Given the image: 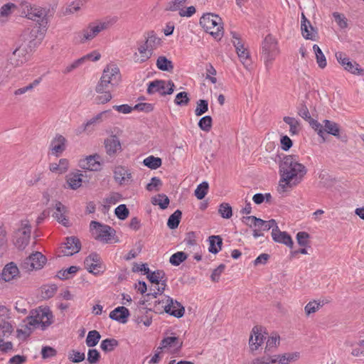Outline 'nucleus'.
Segmentation results:
<instances>
[{"instance_id":"53","label":"nucleus","mask_w":364,"mask_h":364,"mask_svg":"<svg viewBox=\"0 0 364 364\" xmlns=\"http://www.w3.org/2000/svg\"><path fill=\"white\" fill-rule=\"evenodd\" d=\"M208 110V102L205 100H199L197 102V107L195 109L196 116H201Z\"/></svg>"},{"instance_id":"16","label":"nucleus","mask_w":364,"mask_h":364,"mask_svg":"<svg viewBox=\"0 0 364 364\" xmlns=\"http://www.w3.org/2000/svg\"><path fill=\"white\" fill-rule=\"evenodd\" d=\"M164 312L176 318L182 317L185 312L184 307L170 296H166V305L164 306Z\"/></svg>"},{"instance_id":"6","label":"nucleus","mask_w":364,"mask_h":364,"mask_svg":"<svg viewBox=\"0 0 364 364\" xmlns=\"http://www.w3.org/2000/svg\"><path fill=\"white\" fill-rule=\"evenodd\" d=\"M52 313L48 309L39 308L32 310L26 318V321L30 326H33V328L41 326L42 330H44L52 323Z\"/></svg>"},{"instance_id":"1","label":"nucleus","mask_w":364,"mask_h":364,"mask_svg":"<svg viewBox=\"0 0 364 364\" xmlns=\"http://www.w3.org/2000/svg\"><path fill=\"white\" fill-rule=\"evenodd\" d=\"M281 179L279 188L285 192L301 182L306 174V168L299 162L296 155H287L284 156L279 164Z\"/></svg>"},{"instance_id":"21","label":"nucleus","mask_w":364,"mask_h":364,"mask_svg":"<svg viewBox=\"0 0 364 364\" xmlns=\"http://www.w3.org/2000/svg\"><path fill=\"white\" fill-rule=\"evenodd\" d=\"M301 30L304 38L306 39L315 40L317 36L316 31L311 26V22L306 18L304 14H301Z\"/></svg>"},{"instance_id":"4","label":"nucleus","mask_w":364,"mask_h":364,"mask_svg":"<svg viewBox=\"0 0 364 364\" xmlns=\"http://www.w3.org/2000/svg\"><path fill=\"white\" fill-rule=\"evenodd\" d=\"M108 23L101 22L91 23L82 30L74 33L73 42L75 44H82L95 38L101 31L107 28Z\"/></svg>"},{"instance_id":"63","label":"nucleus","mask_w":364,"mask_h":364,"mask_svg":"<svg viewBox=\"0 0 364 364\" xmlns=\"http://www.w3.org/2000/svg\"><path fill=\"white\" fill-rule=\"evenodd\" d=\"M56 354V350L50 346H44L41 350L42 358L44 359L52 358Z\"/></svg>"},{"instance_id":"11","label":"nucleus","mask_w":364,"mask_h":364,"mask_svg":"<svg viewBox=\"0 0 364 364\" xmlns=\"http://www.w3.org/2000/svg\"><path fill=\"white\" fill-rule=\"evenodd\" d=\"M232 43L235 48L237 55L241 63L247 68L250 65V54L246 48H245L244 43L240 38V36L236 32H231Z\"/></svg>"},{"instance_id":"28","label":"nucleus","mask_w":364,"mask_h":364,"mask_svg":"<svg viewBox=\"0 0 364 364\" xmlns=\"http://www.w3.org/2000/svg\"><path fill=\"white\" fill-rule=\"evenodd\" d=\"M55 208L56 211L53 213V216L58 223L65 227L68 226L69 220L65 215L67 212V208L61 202L58 201L55 203Z\"/></svg>"},{"instance_id":"40","label":"nucleus","mask_w":364,"mask_h":364,"mask_svg":"<svg viewBox=\"0 0 364 364\" xmlns=\"http://www.w3.org/2000/svg\"><path fill=\"white\" fill-rule=\"evenodd\" d=\"M101 336L100 333L96 330H92L88 332L87 336L86 338V344L88 347H94L95 346L100 339Z\"/></svg>"},{"instance_id":"34","label":"nucleus","mask_w":364,"mask_h":364,"mask_svg":"<svg viewBox=\"0 0 364 364\" xmlns=\"http://www.w3.org/2000/svg\"><path fill=\"white\" fill-rule=\"evenodd\" d=\"M169 203V198L164 193L158 194L151 198V203L154 205H159L160 208L162 210L167 208Z\"/></svg>"},{"instance_id":"35","label":"nucleus","mask_w":364,"mask_h":364,"mask_svg":"<svg viewBox=\"0 0 364 364\" xmlns=\"http://www.w3.org/2000/svg\"><path fill=\"white\" fill-rule=\"evenodd\" d=\"M157 68L163 71L171 72L173 69V65L171 60L165 56H159L156 60Z\"/></svg>"},{"instance_id":"9","label":"nucleus","mask_w":364,"mask_h":364,"mask_svg":"<svg viewBox=\"0 0 364 364\" xmlns=\"http://www.w3.org/2000/svg\"><path fill=\"white\" fill-rule=\"evenodd\" d=\"M90 227L95 239L104 242H108L115 235L112 228L97 221H91Z\"/></svg>"},{"instance_id":"60","label":"nucleus","mask_w":364,"mask_h":364,"mask_svg":"<svg viewBox=\"0 0 364 364\" xmlns=\"http://www.w3.org/2000/svg\"><path fill=\"white\" fill-rule=\"evenodd\" d=\"M309 234L306 232H299L296 234V240L300 246L306 247L309 245Z\"/></svg>"},{"instance_id":"19","label":"nucleus","mask_w":364,"mask_h":364,"mask_svg":"<svg viewBox=\"0 0 364 364\" xmlns=\"http://www.w3.org/2000/svg\"><path fill=\"white\" fill-rule=\"evenodd\" d=\"M146 275L150 282L157 285L159 284L164 285V287H158V291L161 293H164L167 281L165 272L163 270H157L155 272H151L149 270V273Z\"/></svg>"},{"instance_id":"25","label":"nucleus","mask_w":364,"mask_h":364,"mask_svg":"<svg viewBox=\"0 0 364 364\" xmlns=\"http://www.w3.org/2000/svg\"><path fill=\"white\" fill-rule=\"evenodd\" d=\"M19 273L18 268L14 262L6 264L0 275L1 278L5 282H10L15 279Z\"/></svg>"},{"instance_id":"44","label":"nucleus","mask_w":364,"mask_h":364,"mask_svg":"<svg viewBox=\"0 0 364 364\" xmlns=\"http://www.w3.org/2000/svg\"><path fill=\"white\" fill-rule=\"evenodd\" d=\"M209 188L208 183L203 181L200 183L195 190V196L199 200H202L206 196Z\"/></svg>"},{"instance_id":"39","label":"nucleus","mask_w":364,"mask_h":364,"mask_svg":"<svg viewBox=\"0 0 364 364\" xmlns=\"http://www.w3.org/2000/svg\"><path fill=\"white\" fill-rule=\"evenodd\" d=\"M279 364H289L291 362L296 361L299 358V353L297 352L294 353H287L279 355Z\"/></svg>"},{"instance_id":"30","label":"nucleus","mask_w":364,"mask_h":364,"mask_svg":"<svg viewBox=\"0 0 364 364\" xmlns=\"http://www.w3.org/2000/svg\"><path fill=\"white\" fill-rule=\"evenodd\" d=\"M110 113V109L102 111L98 113L96 116L93 117L85 122L86 126L88 127L89 129L92 132L94 130L95 127L100 124L104 120V119L107 118Z\"/></svg>"},{"instance_id":"27","label":"nucleus","mask_w":364,"mask_h":364,"mask_svg":"<svg viewBox=\"0 0 364 364\" xmlns=\"http://www.w3.org/2000/svg\"><path fill=\"white\" fill-rule=\"evenodd\" d=\"M83 174L80 171L72 172L66 176L68 187L76 190L82 186Z\"/></svg>"},{"instance_id":"55","label":"nucleus","mask_w":364,"mask_h":364,"mask_svg":"<svg viewBox=\"0 0 364 364\" xmlns=\"http://www.w3.org/2000/svg\"><path fill=\"white\" fill-rule=\"evenodd\" d=\"M322 306L323 304H321V302H317L316 301H309L304 308L306 316H309L310 314L315 313Z\"/></svg>"},{"instance_id":"29","label":"nucleus","mask_w":364,"mask_h":364,"mask_svg":"<svg viewBox=\"0 0 364 364\" xmlns=\"http://www.w3.org/2000/svg\"><path fill=\"white\" fill-rule=\"evenodd\" d=\"M321 124L323 126V130L324 132V135H323L324 141L326 140V134H329L333 135L335 136H339V132H340L339 126L336 122L328 120V119H324L323 121V124Z\"/></svg>"},{"instance_id":"43","label":"nucleus","mask_w":364,"mask_h":364,"mask_svg":"<svg viewBox=\"0 0 364 364\" xmlns=\"http://www.w3.org/2000/svg\"><path fill=\"white\" fill-rule=\"evenodd\" d=\"M313 50L316 55V62L321 68L326 66V59L319 46L316 44L314 45Z\"/></svg>"},{"instance_id":"58","label":"nucleus","mask_w":364,"mask_h":364,"mask_svg":"<svg viewBox=\"0 0 364 364\" xmlns=\"http://www.w3.org/2000/svg\"><path fill=\"white\" fill-rule=\"evenodd\" d=\"M78 268L76 266H71L65 270H61L58 272V277L60 279H68L69 274H75L77 272Z\"/></svg>"},{"instance_id":"62","label":"nucleus","mask_w":364,"mask_h":364,"mask_svg":"<svg viewBox=\"0 0 364 364\" xmlns=\"http://www.w3.org/2000/svg\"><path fill=\"white\" fill-rule=\"evenodd\" d=\"M134 109L144 112L146 113L151 112L154 109V105L151 103L141 102L136 104L133 107Z\"/></svg>"},{"instance_id":"57","label":"nucleus","mask_w":364,"mask_h":364,"mask_svg":"<svg viewBox=\"0 0 364 364\" xmlns=\"http://www.w3.org/2000/svg\"><path fill=\"white\" fill-rule=\"evenodd\" d=\"M115 215L120 220H125L129 215V210L126 205L122 204L115 208Z\"/></svg>"},{"instance_id":"42","label":"nucleus","mask_w":364,"mask_h":364,"mask_svg":"<svg viewBox=\"0 0 364 364\" xmlns=\"http://www.w3.org/2000/svg\"><path fill=\"white\" fill-rule=\"evenodd\" d=\"M143 163L144 166L149 167L151 169H156L161 166L162 161L159 157L149 156L144 160Z\"/></svg>"},{"instance_id":"2","label":"nucleus","mask_w":364,"mask_h":364,"mask_svg":"<svg viewBox=\"0 0 364 364\" xmlns=\"http://www.w3.org/2000/svg\"><path fill=\"white\" fill-rule=\"evenodd\" d=\"M22 14L28 19L38 22L43 30L38 28L32 30L30 33V46L39 45L45 37L46 26L48 24V14L49 9L31 5L30 3L23 2L21 4Z\"/></svg>"},{"instance_id":"10","label":"nucleus","mask_w":364,"mask_h":364,"mask_svg":"<svg viewBox=\"0 0 364 364\" xmlns=\"http://www.w3.org/2000/svg\"><path fill=\"white\" fill-rule=\"evenodd\" d=\"M174 87L175 85L171 80L166 82L156 80L149 84L147 93L151 95L155 92H159L161 95H171L173 92Z\"/></svg>"},{"instance_id":"23","label":"nucleus","mask_w":364,"mask_h":364,"mask_svg":"<svg viewBox=\"0 0 364 364\" xmlns=\"http://www.w3.org/2000/svg\"><path fill=\"white\" fill-rule=\"evenodd\" d=\"M129 311L124 306H118L109 314V318L121 323H126L129 316Z\"/></svg>"},{"instance_id":"49","label":"nucleus","mask_w":364,"mask_h":364,"mask_svg":"<svg viewBox=\"0 0 364 364\" xmlns=\"http://www.w3.org/2000/svg\"><path fill=\"white\" fill-rule=\"evenodd\" d=\"M58 287L55 284L44 286L41 289V296L43 299H48L54 296Z\"/></svg>"},{"instance_id":"47","label":"nucleus","mask_w":364,"mask_h":364,"mask_svg":"<svg viewBox=\"0 0 364 364\" xmlns=\"http://www.w3.org/2000/svg\"><path fill=\"white\" fill-rule=\"evenodd\" d=\"M218 212L221 217L225 219H229L232 215V207L227 203H223L220 205Z\"/></svg>"},{"instance_id":"64","label":"nucleus","mask_w":364,"mask_h":364,"mask_svg":"<svg viewBox=\"0 0 364 364\" xmlns=\"http://www.w3.org/2000/svg\"><path fill=\"white\" fill-rule=\"evenodd\" d=\"M225 265L223 264H220L216 269H215L210 276L212 281L218 282L220 274L224 272Z\"/></svg>"},{"instance_id":"18","label":"nucleus","mask_w":364,"mask_h":364,"mask_svg":"<svg viewBox=\"0 0 364 364\" xmlns=\"http://www.w3.org/2000/svg\"><path fill=\"white\" fill-rule=\"evenodd\" d=\"M85 267L90 273L98 274L101 269L100 257L97 253H92L87 257L84 262Z\"/></svg>"},{"instance_id":"61","label":"nucleus","mask_w":364,"mask_h":364,"mask_svg":"<svg viewBox=\"0 0 364 364\" xmlns=\"http://www.w3.org/2000/svg\"><path fill=\"white\" fill-rule=\"evenodd\" d=\"M162 185L161 179L158 177H153L151 182L146 185V190L149 191H159V187Z\"/></svg>"},{"instance_id":"26","label":"nucleus","mask_w":364,"mask_h":364,"mask_svg":"<svg viewBox=\"0 0 364 364\" xmlns=\"http://www.w3.org/2000/svg\"><path fill=\"white\" fill-rule=\"evenodd\" d=\"M106 152L109 156L114 155L118 151L121 150V143L119 139L115 135L111 136L105 140Z\"/></svg>"},{"instance_id":"50","label":"nucleus","mask_w":364,"mask_h":364,"mask_svg":"<svg viewBox=\"0 0 364 364\" xmlns=\"http://www.w3.org/2000/svg\"><path fill=\"white\" fill-rule=\"evenodd\" d=\"M213 120L210 116L203 117L198 122V127L205 132H209L212 127Z\"/></svg>"},{"instance_id":"15","label":"nucleus","mask_w":364,"mask_h":364,"mask_svg":"<svg viewBox=\"0 0 364 364\" xmlns=\"http://www.w3.org/2000/svg\"><path fill=\"white\" fill-rule=\"evenodd\" d=\"M81 249L80 240L75 236L68 237L66 242L60 247V252L65 256H71L79 252Z\"/></svg>"},{"instance_id":"56","label":"nucleus","mask_w":364,"mask_h":364,"mask_svg":"<svg viewBox=\"0 0 364 364\" xmlns=\"http://www.w3.org/2000/svg\"><path fill=\"white\" fill-rule=\"evenodd\" d=\"M41 81V77L36 79L32 83H30L26 87H21L14 92L15 95H20L26 93L28 91L32 90L36 86H37Z\"/></svg>"},{"instance_id":"38","label":"nucleus","mask_w":364,"mask_h":364,"mask_svg":"<svg viewBox=\"0 0 364 364\" xmlns=\"http://www.w3.org/2000/svg\"><path fill=\"white\" fill-rule=\"evenodd\" d=\"M119 342L114 338H106L101 342L100 348L105 352H111L117 347Z\"/></svg>"},{"instance_id":"20","label":"nucleus","mask_w":364,"mask_h":364,"mask_svg":"<svg viewBox=\"0 0 364 364\" xmlns=\"http://www.w3.org/2000/svg\"><path fill=\"white\" fill-rule=\"evenodd\" d=\"M272 237L274 242L284 244L287 247H293V240L287 232H282L279 227L274 228L272 230Z\"/></svg>"},{"instance_id":"7","label":"nucleus","mask_w":364,"mask_h":364,"mask_svg":"<svg viewBox=\"0 0 364 364\" xmlns=\"http://www.w3.org/2000/svg\"><path fill=\"white\" fill-rule=\"evenodd\" d=\"M262 48L264 65L267 70L269 71L276 56L279 54L276 39L271 35H267L262 43Z\"/></svg>"},{"instance_id":"36","label":"nucleus","mask_w":364,"mask_h":364,"mask_svg":"<svg viewBox=\"0 0 364 364\" xmlns=\"http://www.w3.org/2000/svg\"><path fill=\"white\" fill-rule=\"evenodd\" d=\"M146 43L150 48V50L156 49L161 44V38H158L153 31L146 33Z\"/></svg>"},{"instance_id":"54","label":"nucleus","mask_w":364,"mask_h":364,"mask_svg":"<svg viewBox=\"0 0 364 364\" xmlns=\"http://www.w3.org/2000/svg\"><path fill=\"white\" fill-rule=\"evenodd\" d=\"M138 50L141 55V62L146 61L152 55V50H150V48L146 42L139 47Z\"/></svg>"},{"instance_id":"24","label":"nucleus","mask_w":364,"mask_h":364,"mask_svg":"<svg viewBox=\"0 0 364 364\" xmlns=\"http://www.w3.org/2000/svg\"><path fill=\"white\" fill-rule=\"evenodd\" d=\"M100 156L97 154L90 155L86 159L80 161V166L83 169H87L90 171H98L100 169L101 164L98 161Z\"/></svg>"},{"instance_id":"17","label":"nucleus","mask_w":364,"mask_h":364,"mask_svg":"<svg viewBox=\"0 0 364 364\" xmlns=\"http://www.w3.org/2000/svg\"><path fill=\"white\" fill-rule=\"evenodd\" d=\"M261 327L255 326L249 339V345L252 352L257 350L263 343L266 337L262 333Z\"/></svg>"},{"instance_id":"45","label":"nucleus","mask_w":364,"mask_h":364,"mask_svg":"<svg viewBox=\"0 0 364 364\" xmlns=\"http://www.w3.org/2000/svg\"><path fill=\"white\" fill-rule=\"evenodd\" d=\"M343 68L346 70L354 75H361L363 72V70L360 68V65L356 62H352L350 59H348Z\"/></svg>"},{"instance_id":"13","label":"nucleus","mask_w":364,"mask_h":364,"mask_svg":"<svg viewBox=\"0 0 364 364\" xmlns=\"http://www.w3.org/2000/svg\"><path fill=\"white\" fill-rule=\"evenodd\" d=\"M46 257L40 252H36L26 257L22 264V267L26 271L39 269L46 263Z\"/></svg>"},{"instance_id":"41","label":"nucleus","mask_w":364,"mask_h":364,"mask_svg":"<svg viewBox=\"0 0 364 364\" xmlns=\"http://www.w3.org/2000/svg\"><path fill=\"white\" fill-rule=\"evenodd\" d=\"M283 120L289 125V132L291 134H296L299 131V122L297 119L291 117H284Z\"/></svg>"},{"instance_id":"14","label":"nucleus","mask_w":364,"mask_h":364,"mask_svg":"<svg viewBox=\"0 0 364 364\" xmlns=\"http://www.w3.org/2000/svg\"><path fill=\"white\" fill-rule=\"evenodd\" d=\"M183 346V342L178 337L167 336L165 337L160 343L158 350H167L171 354H177L180 352Z\"/></svg>"},{"instance_id":"33","label":"nucleus","mask_w":364,"mask_h":364,"mask_svg":"<svg viewBox=\"0 0 364 364\" xmlns=\"http://www.w3.org/2000/svg\"><path fill=\"white\" fill-rule=\"evenodd\" d=\"M114 177L116 181L122 183L126 178L131 177V173L123 166H117L114 170Z\"/></svg>"},{"instance_id":"32","label":"nucleus","mask_w":364,"mask_h":364,"mask_svg":"<svg viewBox=\"0 0 364 364\" xmlns=\"http://www.w3.org/2000/svg\"><path fill=\"white\" fill-rule=\"evenodd\" d=\"M13 329V326L9 321L2 320L0 322V343H3L4 339L11 334Z\"/></svg>"},{"instance_id":"59","label":"nucleus","mask_w":364,"mask_h":364,"mask_svg":"<svg viewBox=\"0 0 364 364\" xmlns=\"http://www.w3.org/2000/svg\"><path fill=\"white\" fill-rule=\"evenodd\" d=\"M100 354L96 349H90L87 353V361L90 364H96L99 362Z\"/></svg>"},{"instance_id":"5","label":"nucleus","mask_w":364,"mask_h":364,"mask_svg":"<svg viewBox=\"0 0 364 364\" xmlns=\"http://www.w3.org/2000/svg\"><path fill=\"white\" fill-rule=\"evenodd\" d=\"M221 24L222 19L218 15L206 14L200 18V25L215 39H220L223 36V32Z\"/></svg>"},{"instance_id":"52","label":"nucleus","mask_w":364,"mask_h":364,"mask_svg":"<svg viewBox=\"0 0 364 364\" xmlns=\"http://www.w3.org/2000/svg\"><path fill=\"white\" fill-rule=\"evenodd\" d=\"M190 102V98L186 92H181L178 93L174 100V103L179 106H186Z\"/></svg>"},{"instance_id":"3","label":"nucleus","mask_w":364,"mask_h":364,"mask_svg":"<svg viewBox=\"0 0 364 364\" xmlns=\"http://www.w3.org/2000/svg\"><path fill=\"white\" fill-rule=\"evenodd\" d=\"M121 81V74L119 68L114 64L107 65L104 70L100 82L96 86L95 90L98 93H102L108 89L109 85L117 86Z\"/></svg>"},{"instance_id":"46","label":"nucleus","mask_w":364,"mask_h":364,"mask_svg":"<svg viewBox=\"0 0 364 364\" xmlns=\"http://www.w3.org/2000/svg\"><path fill=\"white\" fill-rule=\"evenodd\" d=\"M187 259V255L183 252H177L172 255L169 259V262L174 266H178L181 263Z\"/></svg>"},{"instance_id":"51","label":"nucleus","mask_w":364,"mask_h":364,"mask_svg":"<svg viewBox=\"0 0 364 364\" xmlns=\"http://www.w3.org/2000/svg\"><path fill=\"white\" fill-rule=\"evenodd\" d=\"M68 358L73 363H80L85 360V355L84 353L71 350L68 352Z\"/></svg>"},{"instance_id":"8","label":"nucleus","mask_w":364,"mask_h":364,"mask_svg":"<svg viewBox=\"0 0 364 364\" xmlns=\"http://www.w3.org/2000/svg\"><path fill=\"white\" fill-rule=\"evenodd\" d=\"M31 226L28 220H23L20 227L14 232V244L19 250H23L29 243Z\"/></svg>"},{"instance_id":"22","label":"nucleus","mask_w":364,"mask_h":364,"mask_svg":"<svg viewBox=\"0 0 364 364\" xmlns=\"http://www.w3.org/2000/svg\"><path fill=\"white\" fill-rule=\"evenodd\" d=\"M66 141L63 136L57 134L50 142V149L52 153L56 156L62 154L65 149Z\"/></svg>"},{"instance_id":"12","label":"nucleus","mask_w":364,"mask_h":364,"mask_svg":"<svg viewBox=\"0 0 364 364\" xmlns=\"http://www.w3.org/2000/svg\"><path fill=\"white\" fill-rule=\"evenodd\" d=\"M298 114L302 117L304 119L307 121L309 123L311 127L318 134V135L323 139L324 141V132L323 130V126L321 123H319L317 120L311 118L309 109L306 105L304 103H301L298 107Z\"/></svg>"},{"instance_id":"48","label":"nucleus","mask_w":364,"mask_h":364,"mask_svg":"<svg viewBox=\"0 0 364 364\" xmlns=\"http://www.w3.org/2000/svg\"><path fill=\"white\" fill-rule=\"evenodd\" d=\"M187 0H173L168 2L166 7V11H176L183 9L182 7L185 5Z\"/></svg>"},{"instance_id":"31","label":"nucleus","mask_w":364,"mask_h":364,"mask_svg":"<svg viewBox=\"0 0 364 364\" xmlns=\"http://www.w3.org/2000/svg\"><path fill=\"white\" fill-rule=\"evenodd\" d=\"M210 247L208 250L213 254H217L220 250L223 245V239L219 235H212L208 238Z\"/></svg>"},{"instance_id":"37","label":"nucleus","mask_w":364,"mask_h":364,"mask_svg":"<svg viewBox=\"0 0 364 364\" xmlns=\"http://www.w3.org/2000/svg\"><path fill=\"white\" fill-rule=\"evenodd\" d=\"M181 215V211L180 210H176L169 216L167 221L168 227L171 230L177 228L180 223Z\"/></svg>"}]
</instances>
